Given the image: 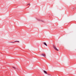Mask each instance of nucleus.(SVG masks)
<instances>
[{
	"instance_id": "f257e3e1",
	"label": "nucleus",
	"mask_w": 76,
	"mask_h": 76,
	"mask_svg": "<svg viewBox=\"0 0 76 76\" xmlns=\"http://www.w3.org/2000/svg\"><path fill=\"white\" fill-rule=\"evenodd\" d=\"M53 48H54V49H55V50H56V51H58V49H57V48H56V46H55V45H53Z\"/></svg>"
},
{
	"instance_id": "f03ea898",
	"label": "nucleus",
	"mask_w": 76,
	"mask_h": 76,
	"mask_svg": "<svg viewBox=\"0 0 76 76\" xmlns=\"http://www.w3.org/2000/svg\"><path fill=\"white\" fill-rule=\"evenodd\" d=\"M38 20V21H40V22H45V21L39 19Z\"/></svg>"
},
{
	"instance_id": "7ed1b4c3",
	"label": "nucleus",
	"mask_w": 76,
	"mask_h": 76,
	"mask_svg": "<svg viewBox=\"0 0 76 76\" xmlns=\"http://www.w3.org/2000/svg\"><path fill=\"white\" fill-rule=\"evenodd\" d=\"M41 56H43V57H46V55H45V54H41Z\"/></svg>"
},
{
	"instance_id": "20e7f679",
	"label": "nucleus",
	"mask_w": 76,
	"mask_h": 76,
	"mask_svg": "<svg viewBox=\"0 0 76 76\" xmlns=\"http://www.w3.org/2000/svg\"><path fill=\"white\" fill-rule=\"evenodd\" d=\"M19 42V41H15L14 42H10L11 43H14V42Z\"/></svg>"
},
{
	"instance_id": "39448f33",
	"label": "nucleus",
	"mask_w": 76,
	"mask_h": 76,
	"mask_svg": "<svg viewBox=\"0 0 76 76\" xmlns=\"http://www.w3.org/2000/svg\"><path fill=\"white\" fill-rule=\"evenodd\" d=\"M43 72L45 74H47V71H45V70H43Z\"/></svg>"
},
{
	"instance_id": "423d86ee",
	"label": "nucleus",
	"mask_w": 76,
	"mask_h": 76,
	"mask_svg": "<svg viewBox=\"0 0 76 76\" xmlns=\"http://www.w3.org/2000/svg\"><path fill=\"white\" fill-rule=\"evenodd\" d=\"M44 44L45 45H46V46H47V43H46L44 42Z\"/></svg>"
},
{
	"instance_id": "0eeeda50",
	"label": "nucleus",
	"mask_w": 76,
	"mask_h": 76,
	"mask_svg": "<svg viewBox=\"0 0 76 76\" xmlns=\"http://www.w3.org/2000/svg\"><path fill=\"white\" fill-rule=\"evenodd\" d=\"M12 68L15 69H16L15 67H12Z\"/></svg>"
},
{
	"instance_id": "6e6552de",
	"label": "nucleus",
	"mask_w": 76,
	"mask_h": 76,
	"mask_svg": "<svg viewBox=\"0 0 76 76\" xmlns=\"http://www.w3.org/2000/svg\"><path fill=\"white\" fill-rule=\"evenodd\" d=\"M30 4H28V5H27V6H28V5H29Z\"/></svg>"
}]
</instances>
